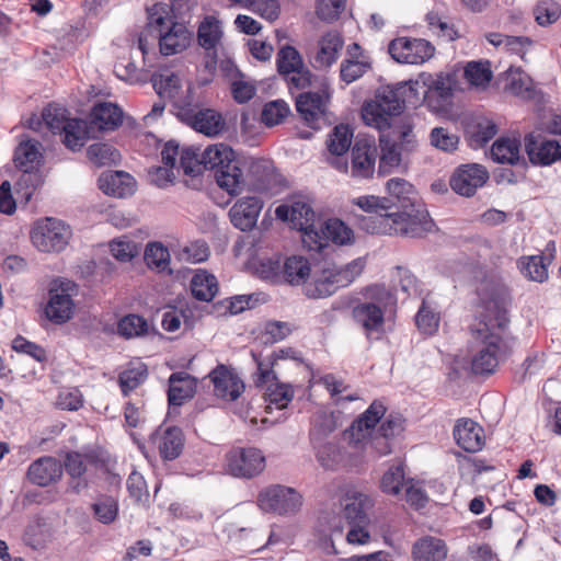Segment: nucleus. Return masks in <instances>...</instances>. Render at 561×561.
Segmentation results:
<instances>
[{"mask_svg":"<svg viewBox=\"0 0 561 561\" xmlns=\"http://www.w3.org/2000/svg\"><path fill=\"white\" fill-rule=\"evenodd\" d=\"M222 34L221 22L214 15H206L197 30L198 44L205 50L216 48Z\"/></svg>","mask_w":561,"mask_h":561,"instance_id":"nucleus-41","label":"nucleus"},{"mask_svg":"<svg viewBox=\"0 0 561 561\" xmlns=\"http://www.w3.org/2000/svg\"><path fill=\"white\" fill-rule=\"evenodd\" d=\"M248 176L257 191H267L274 179V168L270 160L253 159L249 163Z\"/></svg>","mask_w":561,"mask_h":561,"instance_id":"nucleus-43","label":"nucleus"},{"mask_svg":"<svg viewBox=\"0 0 561 561\" xmlns=\"http://www.w3.org/2000/svg\"><path fill=\"white\" fill-rule=\"evenodd\" d=\"M534 15L537 23L547 26L554 23L561 15L560 5L551 0L540 1L534 9Z\"/></svg>","mask_w":561,"mask_h":561,"instance_id":"nucleus-58","label":"nucleus"},{"mask_svg":"<svg viewBox=\"0 0 561 561\" xmlns=\"http://www.w3.org/2000/svg\"><path fill=\"white\" fill-rule=\"evenodd\" d=\"M199 148H183L180 156V165L184 174L196 176L202 173L203 163L201 162Z\"/></svg>","mask_w":561,"mask_h":561,"instance_id":"nucleus-59","label":"nucleus"},{"mask_svg":"<svg viewBox=\"0 0 561 561\" xmlns=\"http://www.w3.org/2000/svg\"><path fill=\"white\" fill-rule=\"evenodd\" d=\"M186 125L207 137H217L226 129V121L222 115L209 107H202Z\"/></svg>","mask_w":561,"mask_h":561,"instance_id":"nucleus-26","label":"nucleus"},{"mask_svg":"<svg viewBox=\"0 0 561 561\" xmlns=\"http://www.w3.org/2000/svg\"><path fill=\"white\" fill-rule=\"evenodd\" d=\"M453 434L457 445L468 453L479 451L484 445V431L471 419H459Z\"/></svg>","mask_w":561,"mask_h":561,"instance_id":"nucleus-25","label":"nucleus"},{"mask_svg":"<svg viewBox=\"0 0 561 561\" xmlns=\"http://www.w3.org/2000/svg\"><path fill=\"white\" fill-rule=\"evenodd\" d=\"M431 144L443 151H454L459 144V137L447 128L435 127L431 131Z\"/></svg>","mask_w":561,"mask_h":561,"instance_id":"nucleus-63","label":"nucleus"},{"mask_svg":"<svg viewBox=\"0 0 561 561\" xmlns=\"http://www.w3.org/2000/svg\"><path fill=\"white\" fill-rule=\"evenodd\" d=\"M203 169L214 171L217 184L231 195L241 192L244 180L240 162L226 144L210 145L201 154Z\"/></svg>","mask_w":561,"mask_h":561,"instance_id":"nucleus-5","label":"nucleus"},{"mask_svg":"<svg viewBox=\"0 0 561 561\" xmlns=\"http://www.w3.org/2000/svg\"><path fill=\"white\" fill-rule=\"evenodd\" d=\"M262 201L257 197L239 199L229 210L231 224L241 231L252 230L262 209Z\"/></svg>","mask_w":561,"mask_h":561,"instance_id":"nucleus-22","label":"nucleus"},{"mask_svg":"<svg viewBox=\"0 0 561 561\" xmlns=\"http://www.w3.org/2000/svg\"><path fill=\"white\" fill-rule=\"evenodd\" d=\"M496 133V125L488 118H479L469 124L466 128L468 144L474 149L483 147Z\"/></svg>","mask_w":561,"mask_h":561,"instance_id":"nucleus-37","label":"nucleus"},{"mask_svg":"<svg viewBox=\"0 0 561 561\" xmlns=\"http://www.w3.org/2000/svg\"><path fill=\"white\" fill-rule=\"evenodd\" d=\"M30 236L33 245L38 251L60 252L69 243L72 231L62 220L46 217L35 221Z\"/></svg>","mask_w":561,"mask_h":561,"instance_id":"nucleus-8","label":"nucleus"},{"mask_svg":"<svg viewBox=\"0 0 561 561\" xmlns=\"http://www.w3.org/2000/svg\"><path fill=\"white\" fill-rule=\"evenodd\" d=\"M191 293L196 300L209 302L218 293L217 278L204 270H198L191 279Z\"/></svg>","mask_w":561,"mask_h":561,"instance_id":"nucleus-36","label":"nucleus"},{"mask_svg":"<svg viewBox=\"0 0 561 561\" xmlns=\"http://www.w3.org/2000/svg\"><path fill=\"white\" fill-rule=\"evenodd\" d=\"M377 153L378 150L374 140L367 138L356 139L352 148V176L360 180L373 178Z\"/></svg>","mask_w":561,"mask_h":561,"instance_id":"nucleus-17","label":"nucleus"},{"mask_svg":"<svg viewBox=\"0 0 561 561\" xmlns=\"http://www.w3.org/2000/svg\"><path fill=\"white\" fill-rule=\"evenodd\" d=\"M117 503L113 497L100 499L93 504V512L98 520L103 524L112 523L117 516Z\"/></svg>","mask_w":561,"mask_h":561,"instance_id":"nucleus-64","label":"nucleus"},{"mask_svg":"<svg viewBox=\"0 0 561 561\" xmlns=\"http://www.w3.org/2000/svg\"><path fill=\"white\" fill-rule=\"evenodd\" d=\"M196 391V380L185 371L173 373L169 377L168 402L169 411L175 410L191 400Z\"/></svg>","mask_w":561,"mask_h":561,"instance_id":"nucleus-24","label":"nucleus"},{"mask_svg":"<svg viewBox=\"0 0 561 561\" xmlns=\"http://www.w3.org/2000/svg\"><path fill=\"white\" fill-rule=\"evenodd\" d=\"M506 88L516 96L530 99L534 95L531 79L519 69H510Z\"/></svg>","mask_w":561,"mask_h":561,"instance_id":"nucleus-52","label":"nucleus"},{"mask_svg":"<svg viewBox=\"0 0 561 561\" xmlns=\"http://www.w3.org/2000/svg\"><path fill=\"white\" fill-rule=\"evenodd\" d=\"M42 119L47 129L54 135H59L71 118L68 117V111L65 107L50 103L43 108Z\"/></svg>","mask_w":561,"mask_h":561,"instance_id":"nucleus-48","label":"nucleus"},{"mask_svg":"<svg viewBox=\"0 0 561 561\" xmlns=\"http://www.w3.org/2000/svg\"><path fill=\"white\" fill-rule=\"evenodd\" d=\"M311 274L309 261L300 255H293L284 263V276L291 285L307 284L306 280Z\"/></svg>","mask_w":561,"mask_h":561,"instance_id":"nucleus-46","label":"nucleus"},{"mask_svg":"<svg viewBox=\"0 0 561 561\" xmlns=\"http://www.w3.org/2000/svg\"><path fill=\"white\" fill-rule=\"evenodd\" d=\"M252 356L256 363L254 385L265 388V400L277 409H284L294 398V389L290 383L280 382L273 369V363H264L254 353Z\"/></svg>","mask_w":561,"mask_h":561,"instance_id":"nucleus-10","label":"nucleus"},{"mask_svg":"<svg viewBox=\"0 0 561 561\" xmlns=\"http://www.w3.org/2000/svg\"><path fill=\"white\" fill-rule=\"evenodd\" d=\"M344 45L342 35L337 32H328L318 41V47L311 57V65L314 69L322 70L330 68L336 62L340 51Z\"/></svg>","mask_w":561,"mask_h":561,"instance_id":"nucleus-23","label":"nucleus"},{"mask_svg":"<svg viewBox=\"0 0 561 561\" xmlns=\"http://www.w3.org/2000/svg\"><path fill=\"white\" fill-rule=\"evenodd\" d=\"M265 468L263 453L254 447H236L226 455L225 469L234 478L252 479Z\"/></svg>","mask_w":561,"mask_h":561,"instance_id":"nucleus-14","label":"nucleus"},{"mask_svg":"<svg viewBox=\"0 0 561 561\" xmlns=\"http://www.w3.org/2000/svg\"><path fill=\"white\" fill-rule=\"evenodd\" d=\"M142 260L151 270H154L159 273L167 271L169 274L172 273L170 268V252L168 248L164 247L161 242H149L146 245Z\"/></svg>","mask_w":561,"mask_h":561,"instance_id":"nucleus-45","label":"nucleus"},{"mask_svg":"<svg viewBox=\"0 0 561 561\" xmlns=\"http://www.w3.org/2000/svg\"><path fill=\"white\" fill-rule=\"evenodd\" d=\"M370 69L368 60H343L340 68L341 80L350 84Z\"/></svg>","mask_w":561,"mask_h":561,"instance_id":"nucleus-60","label":"nucleus"},{"mask_svg":"<svg viewBox=\"0 0 561 561\" xmlns=\"http://www.w3.org/2000/svg\"><path fill=\"white\" fill-rule=\"evenodd\" d=\"M379 147L378 175L386 176L400 168L402 162L401 147H399L396 140L391 139L390 135H386L385 131H381L379 136Z\"/></svg>","mask_w":561,"mask_h":561,"instance_id":"nucleus-28","label":"nucleus"},{"mask_svg":"<svg viewBox=\"0 0 561 561\" xmlns=\"http://www.w3.org/2000/svg\"><path fill=\"white\" fill-rule=\"evenodd\" d=\"M419 81L400 82L396 87H381L375 99L366 102L362 110V117L366 125L379 131L390 128L392 116L400 115L407 104L415 105L419 101Z\"/></svg>","mask_w":561,"mask_h":561,"instance_id":"nucleus-3","label":"nucleus"},{"mask_svg":"<svg viewBox=\"0 0 561 561\" xmlns=\"http://www.w3.org/2000/svg\"><path fill=\"white\" fill-rule=\"evenodd\" d=\"M87 156L98 167L114 164L121 158L117 149L104 142L92 144L87 150Z\"/></svg>","mask_w":561,"mask_h":561,"instance_id":"nucleus-50","label":"nucleus"},{"mask_svg":"<svg viewBox=\"0 0 561 561\" xmlns=\"http://www.w3.org/2000/svg\"><path fill=\"white\" fill-rule=\"evenodd\" d=\"M158 447L162 459H176L182 454L184 447L182 430L176 426L168 427L160 437Z\"/></svg>","mask_w":561,"mask_h":561,"instance_id":"nucleus-40","label":"nucleus"},{"mask_svg":"<svg viewBox=\"0 0 561 561\" xmlns=\"http://www.w3.org/2000/svg\"><path fill=\"white\" fill-rule=\"evenodd\" d=\"M386 188L387 196L365 195L354 199V204L367 214L359 220L363 230L410 238H422L433 230L435 224L412 184L393 178Z\"/></svg>","mask_w":561,"mask_h":561,"instance_id":"nucleus-1","label":"nucleus"},{"mask_svg":"<svg viewBox=\"0 0 561 561\" xmlns=\"http://www.w3.org/2000/svg\"><path fill=\"white\" fill-rule=\"evenodd\" d=\"M363 268L364 262L356 259L344 266H332L323 268L320 273L314 272L312 282L305 285L304 291L309 298H327L336 293L337 289L352 284L363 272Z\"/></svg>","mask_w":561,"mask_h":561,"instance_id":"nucleus-6","label":"nucleus"},{"mask_svg":"<svg viewBox=\"0 0 561 561\" xmlns=\"http://www.w3.org/2000/svg\"><path fill=\"white\" fill-rule=\"evenodd\" d=\"M98 183L104 194L121 198L131 195L135 188L133 176L124 171L102 173Z\"/></svg>","mask_w":561,"mask_h":561,"instance_id":"nucleus-27","label":"nucleus"},{"mask_svg":"<svg viewBox=\"0 0 561 561\" xmlns=\"http://www.w3.org/2000/svg\"><path fill=\"white\" fill-rule=\"evenodd\" d=\"M507 294L506 286L494 276H485L477 286L483 313L476 331L479 346L471 358L474 375L493 374L500 362L505 360L513 351L515 339L507 332Z\"/></svg>","mask_w":561,"mask_h":561,"instance_id":"nucleus-2","label":"nucleus"},{"mask_svg":"<svg viewBox=\"0 0 561 561\" xmlns=\"http://www.w3.org/2000/svg\"><path fill=\"white\" fill-rule=\"evenodd\" d=\"M367 304L379 307L386 313L388 307L394 304V297L391 291L383 285H373L366 289Z\"/></svg>","mask_w":561,"mask_h":561,"instance_id":"nucleus-61","label":"nucleus"},{"mask_svg":"<svg viewBox=\"0 0 561 561\" xmlns=\"http://www.w3.org/2000/svg\"><path fill=\"white\" fill-rule=\"evenodd\" d=\"M62 471L60 460L53 456H43L28 466L26 477L35 485L48 486L60 480Z\"/></svg>","mask_w":561,"mask_h":561,"instance_id":"nucleus-21","label":"nucleus"},{"mask_svg":"<svg viewBox=\"0 0 561 561\" xmlns=\"http://www.w3.org/2000/svg\"><path fill=\"white\" fill-rule=\"evenodd\" d=\"M388 51L397 62L421 65L434 56L435 47L424 38L397 37L389 43Z\"/></svg>","mask_w":561,"mask_h":561,"instance_id":"nucleus-15","label":"nucleus"},{"mask_svg":"<svg viewBox=\"0 0 561 561\" xmlns=\"http://www.w3.org/2000/svg\"><path fill=\"white\" fill-rule=\"evenodd\" d=\"M20 175L14 185V193L20 203L27 204L34 193L44 184L42 169L19 170Z\"/></svg>","mask_w":561,"mask_h":561,"instance_id":"nucleus-35","label":"nucleus"},{"mask_svg":"<svg viewBox=\"0 0 561 561\" xmlns=\"http://www.w3.org/2000/svg\"><path fill=\"white\" fill-rule=\"evenodd\" d=\"M489 180L488 170L478 163H467L457 167L449 179L453 191L461 196L471 197L477 190Z\"/></svg>","mask_w":561,"mask_h":561,"instance_id":"nucleus-16","label":"nucleus"},{"mask_svg":"<svg viewBox=\"0 0 561 561\" xmlns=\"http://www.w3.org/2000/svg\"><path fill=\"white\" fill-rule=\"evenodd\" d=\"M408 479H405L404 465H392L382 474L380 479V489L383 493L392 496L401 494L402 486H405Z\"/></svg>","mask_w":561,"mask_h":561,"instance_id":"nucleus-47","label":"nucleus"},{"mask_svg":"<svg viewBox=\"0 0 561 561\" xmlns=\"http://www.w3.org/2000/svg\"><path fill=\"white\" fill-rule=\"evenodd\" d=\"M352 316L354 321L365 330L367 336L371 332L380 331L385 322L383 311L366 301L357 304L352 310Z\"/></svg>","mask_w":561,"mask_h":561,"instance_id":"nucleus-33","label":"nucleus"},{"mask_svg":"<svg viewBox=\"0 0 561 561\" xmlns=\"http://www.w3.org/2000/svg\"><path fill=\"white\" fill-rule=\"evenodd\" d=\"M289 113V105L284 100H274L264 105L261 119L265 126L273 127L282 124Z\"/></svg>","mask_w":561,"mask_h":561,"instance_id":"nucleus-54","label":"nucleus"},{"mask_svg":"<svg viewBox=\"0 0 561 561\" xmlns=\"http://www.w3.org/2000/svg\"><path fill=\"white\" fill-rule=\"evenodd\" d=\"M275 215L277 219L288 221L301 231L302 243L308 250L319 249V245H314V240L319 238L316 230L320 219L309 204L302 201H294L290 205L282 204L276 207Z\"/></svg>","mask_w":561,"mask_h":561,"instance_id":"nucleus-7","label":"nucleus"},{"mask_svg":"<svg viewBox=\"0 0 561 561\" xmlns=\"http://www.w3.org/2000/svg\"><path fill=\"white\" fill-rule=\"evenodd\" d=\"M522 273L534 282L542 283L548 278V270L542 255L523 257L520 261Z\"/></svg>","mask_w":561,"mask_h":561,"instance_id":"nucleus-55","label":"nucleus"},{"mask_svg":"<svg viewBox=\"0 0 561 561\" xmlns=\"http://www.w3.org/2000/svg\"><path fill=\"white\" fill-rule=\"evenodd\" d=\"M419 90H423V102L432 112H444L453 101L457 81L453 73H422Z\"/></svg>","mask_w":561,"mask_h":561,"instance_id":"nucleus-9","label":"nucleus"},{"mask_svg":"<svg viewBox=\"0 0 561 561\" xmlns=\"http://www.w3.org/2000/svg\"><path fill=\"white\" fill-rule=\"evenodd\" d=\"M374 501L370 496L353 491L346 494L344 517L348 524H368L367 511L371 508Z\"/></svg>","mask_w":561,"mask_h":561,"instance_id":"nucleus-31","label":"nucleus"},{"mask_svg":"<svg viewBox=\"0 0 561 561\" xmlns=\"http://www.w3.org/2000/svg\"><path fill=\"white\" fill-rule=\"evenodd\" d=\"M525 151L534 165H550L561 159V145L554 139L529 134L525 137Z\"/></svg>","mask_w":561,"mask_h":561,"instance_id":"nucleus-18","label":"nucleus"},{"mask_svg":"<svg viewBox=\"0 0 561 561\" xmlns=\"http://www.w3.org/2000/svg\"><path fill=\"white\" fill-rule=\"evenodd\" d=\"M404 497L409 505L414 507L415 510L424 508L428 503V496L424 488L421 485L420 482L414 481V479L410 478L405 483Z\"/></svg>","mask_w":561,"mask_h":561,"instance_id":"nucleus-62","label":"nucleus"},{"mask_svg":"<svg viewBox=\"0 0 561 561\" xmlns=\"http://www.w3.org/2000/svg\"><path fill=\"white\" fill-rule=\"evenodd\" d=\"M386 410V407L380 401L375 400L368 409L353 422L351 426L352 431L357 432V435L363 438L366 437V435H370L376 424L385 415ZM357 439H359V437H357Z\"/></svg>","mask_w":561,"mask_h":561,"instance_id":"nucleus-42","label":"nucleus"},{"mask_svg":"<svg viewBox=\"0 0 561 561\" xmlns=\"http://www.w3.org/2000/svg\"><path fill=\"white\" fill-rule=\"evenodd\" d=\"M447 552L445 541L432 536L420 538L412 548L414 561H444Z\"/></svg>","mask_w":561,"mask_h":561,"instance_id":"nucleus-34","label":"nucleus"},{"mask_svg":"<svg viewBox=\"0 0 561 561\" xmlns=\"http://www.w3.org/2000/svg\"><path fill=\"white\" fill-rule=\"evenodd\" d=\"M413 127L411 117L404 116L394 126L390 124L391 131L387 135H390L391 139L396 140L401 149L410 151L415 146Z\"/></svg>","mask_w":561,"mask_h":561,"instance_id":"nucleus-49","label":"nucleus"},{"mask_svg":"<svg viewBox=\"0 0 561 561\" xmlns=\"http://www.w3.org/2000/svg\"><path fill=\"white\" fill-rule=\"evenodd\" d=\"M173 114L185 125L193 118V115L201 111L203 102L196 94V89L187 84L183 91L171 101Z\"/></svg>","mask_w":561,"mask_h":561,"instance_id":"nucleus-29","label":"nucleus"},{"mask_svg":"<svg viewBox=\"0 0 561 561\" xmlns=\"http://www.w3.org/2000/svg\"><path fill=\"white\" fill-rule=\"evenodd\" d=\"M330 99V85L323 80L316 91H306L296 96V110L309 127L318 129L321 122H325Z\"/></svg>","mask_w":561,"mask_h":561,"instance_id":"nucleus-11","label":"nucleus"},{"mask_svg":"<svg viewBox=\"0 0 561 561\" xmlns=\"http://www.w3.org/2000/svg\"><path fill=\"white\" fill-rule=\"evenodd\" d=\"M78 286L69 279L55 280L48 291V302L45 307L47 319L56 324L69 321L75 313L72 297L77 295Z\"/></svg>","mask_w":561,"mask_h":561,"instance_id":"nucleus-12","label":"nucleus"},{"mask_svg":"<svg viewBox=\"0 0 561 561\" xmlns=\"http://www.w3.org/2000/svg\"><path fill=\"white\" fill-rule=\"evenodd\" d=\"M90 119L100 130H114L123 122V111L116 104L101 102L93 106Z\"/></svg>","mask_w":561,"mask_h":561,"instance_id":"nucleus-32","label":"nucleus"},{"mask_svg":"<svg viewBox=\"0 0 561 561\" xmlns=\"http://www.w3.org/2000/svg\"><path fill=\"white\" fill-rule=\"evenodd\" d=\"M151 83L157 94L169 101L184 90L181 78L169 70L152 75Z\"/></svg>","mask_w":561,"mask_h":561,"instance_id":"nucleus-39","label":"nucleus"},{"mask_svg":"<svg viewBox=\"0 0 561 561\" xmlns=\"http://www.w3.org/2000/svg\"><path fill=\"white\" fill-rule=\"evenodd\" d=\"M59 135L66 148L71 151H78L89 139L88 124L84 119L72 118Z\"/></svg>","mask_w":561,"mask_h":561,"instance_id":"nucleus-38","label":"nucleus"},{"mask_svg":"<svg viewBox=\"0 0 561 561\" xmlns=\"http://www.w3.org/2000/svg\"><path fill=\"white\" fill-rule=\"evenodd\" d=\"M465 78L472 85H484L492 79V71L490 70L489 62L470 61L465 67Z\"/></svg>","mask_w":561,"mask_h":561,"instance_id":"nucleus-57","label":"nucleus"},{"mask_svg":"<svg viewBox=\"0 0 561 561\" xmlns=\"http://www.w3.org/2000/svg\"><path fill=\"white\" fill-rule=\"evenodd\" d=\"M415 324L422 333L430 335L435 333L438 329L439 316L425 300H423L415 316Z\"/></svg>","mask_w":561,"mask_h":561,"instance_id":"nucleus-56","label":"nucleus"},{"mask_svg":"<svg viewBox=\"0 0 561 561\" xmlns=\"http://www.w3.org/2000/svg\"><path fill=\"white\" fill-rule=\"evenodd\" d=\"M41 142L34 139L22 140L14 150L13 161L18 170L42 169L44 156Z\"/></svg>","mask_w":561,"mask_h":561,"instance_id":"nucleus-30","label":"nucleus"},{"mask_svg":"<svg viewBox=\"0 0 561 561\" xmlns=\"http://www.w3.org/2000/svg\"><path fill=\"white\" fill-rule=\"evenodd\" d=\"M208 376L214 385L215 396L220 399L236 401L245 389L242 379L222 364L215 367Z\"/></svg>","mask_w":561,"mask_h":561,"instance_id":"nucleus-19","label":"nucleus"},{"mask_svg":"<svg viewBox=\"0 0 561 561\" xmlns=\"http://www.w3.org/2000/svg\"><path fill=\"white\" fill-rule=\"evenodd\" d=\"M316 231L319 236L314 240L317 242L314 245H319V249L316 250L317 252L325 248L329 242L336 245H347L354 242L353 230L337 218H330L323 222L320 220Z\"/></svg>","mask_w":561,"mask_h":561,"instance_id":"nucleus-20","label":"nucleus"},{"mask_svg":"<svg viewBox=\"0 0 561 561\" xmlns=\"http://www.w3.org/2000/svg\"><path fill=\"white\" fill-rule=\"evenodd\" d=\"M301 504L302 497L295 489L280 484L270 485L257 495L259 507L267 513L293 515Z\"/></svg>","mask_w":561,"mask_h":561,"instance_id":"nucleus-13","label":"nucleus"},{"mask_svg":"<svg viewBox=\"0 0 561 561\" xmlns=\"http://www.w3.org/2000/svg\"><path fill=\"white\" fill-rule=\"evenodd\" d=\"M302 58L299 51L290 46H283L276 55L277 71L282 76H289L293 71L302 67Z\"/></svg>","mask_w":561,"mask_h":561,"instance_id":"nucleus-51","label":"nucleus"},{"mask_svg":"<svg viewBox=\"0 0 561 561\" xmlns=\"http://www.w3.org/2000/svg\"><path fill=\"white\" fill-rule=\"evenodd\" d=\"M353 131L348 125H337L334 127L328 140V149L332 154L342 156L351 147Z\"/></svg>","mask_w":561,"mask_h":561,"instance_id":"nucleus-53","label":"nucleus"},{"mask_svg":"<svg viewBox=\"0 0 561 561\" xmlns=\"http://www.w3.org/2000/svg\"><path fill=\"white\" fill-rule=\"evenodd\" d=\"M520 142L515 138H499L491 148V158L497 163L516 164L519 161Z\"/></svg>","mask_w":561,"mask_h":561,"instance_id":"nucleus-44","label":"nucleus"},{"mask_svg":"<svg viewBox=\"0 0 561 561\" xmlns=\"http://www.w3.org/2000/svg\"><path fill=\"white\" fill-rule=\"evenodd\" d=\"M167 19H170L167 3H154L147 9V26L158 31L161 55L172 56L182 53L191 45L193 33L185 23Z\"/></svg>","mask_w":561,"mask_h":561,"instance_id":"nucleus-4","label":"nucleus"}]
</instances>
